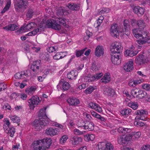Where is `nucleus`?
<instances>
[{"label": "nucleus", "instance_id": "b1692460", "mask_svg": "<svg viewBox=\"0 0 150 150\" xmlns=\"http://www.w3.org/2000/svg\"><path fill=\"white\" fill-rule=\"evenodd\" d=\"M82 140V138L81 137H73L71 139V142L73 145H77L81 142Z\"/></svg>", "mask_w": 150, "mask_h": 150}, {"label": "nucleus", "instance_id": "a19ab883", "mask_svg": "<svg viewBox=\"0 0 150 150\" xmlns=\"http://www.w3.org/2000/svg\"><path fill=\"white\" fill-rule=\"evenodd\" d=\"M85 124H86L85 121L82 119H80L78 120L77 123V125L78 127H83L84 128Z\"/></svg>", "mask_w": 150, "mask_h": 150}, {"label": "nucleus", "instance_id": "cd10ccee", "mask_svg": "<svg viewBox=\"0 0 150 150\" xmlns=\"http://www.w3.org/2000/svg\"><path fill=\"white\" fill-rule=\"evenodd\" d=\"M46 109V107H45L40 110L38 114L39 118H47L45 113V110Z\"/></svg>", "mask_w": 150, "mask_h": 150}, {"label": "nucleus", "instance_id": "0e129e2a", "mask_svg": "<svg viewBox=\"0 0 150 150\" xmlns=\"http://www.w3.org/2000/svg\"><path fill=\"white\" fill-rule=\"evenodd\" d=\"M67 52H58L57 53V54H55L54 56H58L60 55L61 56H64L65 57L67 55Z\"/></svg>", "mask_w": 150, "mask_h": 150}, {"label": "nucleus", "instance_id": "a18cd8bd", "mask_svg": "<svg viewBox=\"0 0 150 150\" xmlns=\"http://www.w3.org/2000/svg\"><path fill=\"white\" fill-rule=\"evenodd\" d=\"M134 125L136 126L137 127H139L144 126L145 124L144 122L139 120L135 121L134 122Z\"/></svg>", "mask_w": 150, "mask_h": 150}, {"label": "nucleus", "instance_id": "3c124183", "mask_svg": "<svg viewBox=\"0 0 150 150\" xmlns=\"http://www.w3.org/2000/svg\"><path fill=\"white\" fill-rule=\"evenodd\" d=\"M74 134L76 135H81L83 134L85 132L84 131H81L78 129H75L74 130Z\"/></svg>", "mask_w": 150, "mask_h": 150}, {"label": "nucleus", "instance_id": "58836bf2", "mask_svg": "<svg viewBox=\"0 0 150 150\" xmlns=\"http://www.w3.org/2000/svg\"><path fill=\"white\" fill-rule=\"evenodd\" d=\"M36 26V24L35 23L31 22L28 24L25 27V28L27 30H29Z\"/></svg>", "mask_w": 150, "mask_h": 150}, {"label": "nucleus", "instance_id": "c756f323", "mask_svg": "<svg viewBox=\"0 0 150 150\" xmlns=\"http://www.w3.org/2000/svg\"><path fill=\"white\" fill-rule=\"evenodd\" d=\"M138 53V51H130L129 50H127L125 53V55L126 56H134L137 55Z\"/></svg>", "mask_w": 150, "mask_h": 150}, {"label": "nucleus", "instance_id": "09e8293b", "mask_svg": "<svg viewBox=\"0 0 150 150\" xmlns=\"http://www.w3.org/2000/svg\"><path fill=\"white\" fill-rule=\"evenodd\" d=\"M109 11V8H103L98 11V14L99 15H101L105 13H108Z\"/></svg>", "mask_w": 150, "mask_h": 150}, {"label": "nucleus", "instance_id": "f3484780", "mask_svg": "<svg viewBox=\"0 0 150 150\" xmlns=\"http://www.w3.org/2000/svg\"><path fill=\"white\" fill-rule=\"evenodd\" d=\"M95 53L96 56H104V52L103 46H98L95 49Z\"/></svg>", "mask_w": 150, "mask_h": 150}, {"label": "nucleus", "instance_id": "473e14b6", "mask_svg": "<svg viewBox=\"0 0 150 150\" xmlns=\"http://www.w3.org/2000/svg\"><path fill=\"white\" fill-rule=\"evenodd\" d=\"M66 11V10L62 7H59L57 11L56 14L57 16H59L63 15Z\"/></svg>", "mask_w": 150, "mask_h": 150}, {"label": "nucleus", "instance_id": "dca6fc26", "mask_svg": "<svg viewBox=\"0 0 150 150\" xmlns=\"http://www.w3.org/2000/svg\"><path fill=\"white\" fill-rule=\"evenodd\" d=\"M58 129L54 128H47L45 131V133L51 137L57 135L59 132Z\"/></svg>", "mask_w": 150, "mask_h": 150}, {"label": "nucleus", "instance_id": "4468645a", "mask_svg": "<svg viewBox=\"0 0 150 150\" xmlns=\"http://www.w3.org/2000/svg\"><path fill=\"white\" fill-rule=\"evenodd\" d=\"M123 26L125 30L124 33L127 36L130 34V23L129 20H125L124 21Z\"/></svg>", "mask_w": 150, "mask_h": 150}, {"label": "nucleus", "instance_id": "c85d7f7f", "mask_svg": "<svg viewBox=\"0 0 150 150\" xmlns=\"http://www.w3.org/2000/svg\"><path fill=\"white\" fill-rule=\"evenodd\" d=\"M9 117L11 121L13 123H18L20 122V118L16 115H10Z\"/></svg>", "mask_w": 150, "mask_h": 150}, {"label": "nucleus", "instance_id": "20e7f679", "mask_svg": "<svg viewBox=\"0 0 150 150\" xmlns=\"http://www.w3.org/2000/svg\"><path fill=\"white\" fill-rule=\"evenodd\" d=\"M28 5L27 0H16L14 4L15 9L17 12L21 11L22 9H26Z\"/></svg>", "mask_w": 150, "mask_h": 150}, {"label": "nucleus", "instance_id": "de8ad7c7", "mask_svg": "<svg viewBox=\"0 0 150 150\" xmlns=\"http://www.w3.org/2000/svg\"><path fill=\"white\" fill-rule=\"evenodd\" d=\"M139 92L137 97L140 99L144 98L146 95L147 93L146 92L139 90Z\"/></svg>", "mask_w": 150, "mask_h": 150}, {"label": "nucleus", "instance_id": "1a4fd4ad", "mask_svg": "<svg viewBox=\"0 0 150 150\" xmlns=\"http://www.w3.org/2000/svg\"><path fill=\"white\" fill-rule=\"evenodd\" d=\"M134 60L130 59L123 66V68L126 72H129L134 69Z\"/></svg>", "mask_w": 150, "mask_h": 150}, {"label": "nucleus", "instance_id": "bb28decb", "mask_svg": "<svg viewBox=\"0 0 150 150\" xmlns=\"http://www.w3.org/2000/svg\"><path fill=\"white\" fill-rule=\"evenodd\" d=\"M94 129V124L93 122H89L88 123L85 124L84 129L89 131L93 130Z\"/></svg>", "mask_w": 150, "mask_h": 150}, {"label": "nucleus", "instance_id": "412c9836", "mask_svg": "<svg viewBox=\"0 0 150 150\" xmlns=\"http://www.w3.org/2000/svg\"><path fill=\"white\" fill-rule=\"evenodd\" d=\"M27 71H23L20 72H18L15 75V77L16 79H20L25 78L28 76Z\"/></svg>", "mask_w": 150, "mask_h": 150}, {"label": "nucleus", "instance_id": "423d86ee", "mask_svg": "<svg viewBox=\"0 0 150 150\" xmlns=\"http://www.w3.org/2000/svg\"><path fill=\"white\" fill-rule=\"evenodd\" d=\"M29 106L30 109H33L35 106L38 105L40 100L38 97L36 96H32L28 100Z\"/></svg>", "mask_w": 150, "mask_h": 150}, {"label": "nucleus", "instance_id": "f03ea898", "mask_svg": "<svg viewBox=\"0 0 150 150\" xmlns=\"http://www.w3.org/2000/svg\"><path fill=\"white\" fill-rule=\"evenodd\" d=\"M49 123L47 118H40L39 120H35L34 122V127L37 130L40 129L42 127L47 125Z\"/></svg>", "mask_w": 150, "mask_h": 150}, {"label": "nucleus", "instance_id": "9b49d317", "mask_svg": "<svg viewBox=\"0 0 150 150\" xmlns=\"http://www.w3.org/2000/svg\"><path fill=\"white\" fill-rule=\"evenodd\" d=\"M42 141L37 140L34 141L32 145L34 150H45L41 143Z\"/></svg>", "mask_w": 150, "mask_h": 150}, {"label": "nucleus", "instance_id": "79ce46f5", "mask_svg": "<svg viewBox=\"0 0 150 150\" xmlns=\"http://www.w3.org/2000/svg\"><path fill=\"white\" fill-rule=\"evenodd\" d=\"M84 137L86 138V141H93L95 138V136L93 134H86L84 135Z\"/></svg>", "mask_w": 150, "mask_h": 150}, {"label": "nucleus", "instance_id": "0eeeda50", "mask_svg": "<svg viewBox=\"0 0 150 150\" xmlns=\"http://www.w3.org/2000/svg\"><path fill=\"white\" fill-rule=\"evenodd\" d=\"M135 114L137 115L135 117V120H146L147 119L148 112L145 110H141L136 111Z\"/></svg>", "mask_w": 150, "mask_h": 150}, {"label": "nucleus", "instance_id": "2f4dec72", "mask_svg": "<svg viewBox=\"0 0 150 150\" xmlns=\"http://www.w3.org/2000/svg\"><path fill=\"white\" fill-rule=\"evenodd\" d=\"M110 74L109 73L105 74L102 79H101L102 82L106 83L110 80Z\"/></svg>", "mask_w": 150, "mask_h": 150}, {"label": "nucleus", "instance_id": "7c9ffc66", "mask_svg": "<svg viewBox=\"0 0 150 150\" xmlns=\"http://www.w3.org/2000/svg\"><path fill=\"white\" fill-rule=\"evenodd\" d=\"M35 90L36 88L34 86H31L30 88H26L25 90V92L26 94L31 95L34 93Z\"/></svg>", "mask_w": 150, "mask_h": 150}, {"label": "nucleus", "instance_id": "4d7b16f0", "mask_svg": "<svg viewBox=\"0 0 150 150\" xmlns=\"http://www.w3.org/2000/svg\"><path fill=\"white\" fill-rule=\"evenodd\" d=\"M70 85L69 83L67 82H64L62 85V87L64 90L66 91L69 88Z\"/></svg>", "mask_w": 150, "mask_h": 150}, {"label": "nucleus", "instance_id": "4be33fe9", "mask_svg": "<svg viewBox=\"0 0 150 150\" xmlns=\"http://www.w3.org/2000/svg\"><path fill=\"white\" fill-rule=\"evenodd\" d=\"M78 72L76 71L72 70L67 74V78L69 79H75L77 76Z\"/></svg>", "mask_w": 150, "mask_h": 150}, {"label": "nucleus", "instance_id": "e2e57ef3", "mask_svg": "<svg viewBox=\"0 0 150 150\" xmlns=\"http://www.w3.org/2000/svg\"><path fill=\"white\" fill-rule=\"evenodd\" d=\"M7 88V85L4 83H1L0 84V91L4 90Z\"/></svg>", "mask_w": 150, "mask_h": 150}, {"label": "nucleus", "instance_id": "e433bc0d", "mask_svg": "<svg viewBox=\"0 0 150 150\" xmlns=\"http://www.w3.org/2000/svg\"><path fill=\"white\" fill-rule=\"evenodd\" d=\"M141 132H134L131 133V137L133 139H138L141 136Z\"/></svg>", "mask_w": 150, "mask_h": 150}, {"label": "nucleus", "instance_id": "bf43d9fd", "mask_svg": "<svg viewBox=\"0 0 150 150\" xmlns=\"http://www.w3.org/2000/svg\"><path fill=\"white\" fill-rule=\"evenodd\" d=\"M68 139V137L66 135L62 136L60 139V142L61 144L64 143Z\"/></svg>", "mask_w": 150, "mask_h": 150}, {"label": "nucleus", "instance_id": "f8f14e48", "mask_svg": "<svg viewBox=\"0 0 150 150\" xmlns=\"http://www.w3.org/2000/svg\"><path fill=\"white\" fill-rule=\"evenodd\" d=\"M149 57H137L135 62L137 65H141L145 63H147L150 61Z\"/></svg>", "mask_w": 150, "mask_h": 150}, {"label": "nucleus", "instance_id": "6e6d98bb", "mask_svg": "<svg viewBox=\"0 0 150 150\" xmlns=\"http://www.w3.org/2000/svg\"><path fill=\"white\" fill-rule=\"evenodd\" d=\"M139 91V90L138 91L137 89H132L131 91V94L133 96L137 97Z\"/></svg>", "mask_w": 150, "mask_h": 150}, {"label": "nucleus", "instance_id": "ea45409f", "mask_svg": "<svg viewBox=\"0 0 150 150\" xmlns=\"http://www.w3.org/2000/svg\"><path fill=\"white\" fill-rule=\"evenodd\" d=\"M8 131L7 132H6L8 134H10V136L11 137H13L15 132V128H14L13 127H9L8 129Z\"/></svg>", "mask_w": 150, "mask_h": 150}, {"label": "nucleus", "instance_id": "a878e982", "mask_svg": "<svg viewBox=\"0 0 150 150\" xmlns=\"http://www.w3.org/2000/svg\"><path fill=\"white\" fill-rule=\"evenodd\" d=\"M111 61L114 65H118L121 62V57H111Z\"/></svg>", "mask_w": 150, "mask_h": 150}, {"label": "nucleus", "instance_id": "c03bdc74", "mask_svg": "<svg viewBox=\"0 0 150 150\" xmlns=\"http://www.w3.org/2000/svg\"><path fill=\"white\" fill-rule=\"evenodd\" d=\"M96 89L93 86H90L85 91V93L86 94H90Z\"/></svg>", "mask_w": 150, "mask_h": 150}, {"label": "nucleus", "instance_id": "ddd939ff", "mask_svg": "<svg viewBox=\"0 0 150 150\" xmlns=\"http://www.w3.org/2000/svg\"><path fill=\"white\" fill-rule=\"evenodd\" d=\"M103 93L105 95L109 96H113L115 94L114 89L108 87H103Z\"/></svg>", "mask_w": 150, "mask_h": 150}, {"label": "nucleus", "instance_id": "13d9d810", "mask_svg": "<svg viewBox=\"0 0 150 150\" xmlns=\"http://www.w3.org/2000/svg\"><path fill=\"white\" fill-rule=\"evenodd\" d=\"M34 13V11L32 9H29L27 13L26 16L28 18H31L33 15Z\"/></svg>", "mask_w": 150, "mask_h": 150}, {"label": "nucleus", "instance_id": "393cba45", "mask_svg": "<svg viewBox=\"0 0 150 150\" xmlns=\"http://www.w3.org/2000/svg\"><path fill=\"white\" fill-rule=\"evenodd\" d=\"M103 75L102 73H98L96 74L95 75L92 76L88 79L89 81H92L96 80H98Z\"/></svg>", "mask_w": 150, "mask_h": 150}, {"label": "nucleus", "instance_id": "49530a36", "mask_svg": "<svg viewBox=\"0 0 150 150\" xmlns=\"http://www.w3.org/2000/svg\"><path fill=\"white\" fill-rule=\"evenodd\" d=\"M132 111V110L130 109H125L121 111V113L122 115H126L129 114Z\"/></svg>", "mask_w": 150, "mask_h": 150}, {"label": "nucleus", "instance_id": "052dcab7", "mask_svg": "<svg viewBox=\"0 0 150 150\" xmlns=\"http://www.w3.org/2000/svg\"><path fill=\"white\" fill-rule=\"evenodd\" d=\"M97 104L96 103L91 102L89 103L88 104V107L94 110L96 108Z\"/></svg>", "mask_w": 150, "mask_h": 150}, {"label": "nucleus", "instance_id": "864d4df0", "mask_svg": "<svg viewBox=\"0 0 150 150\" xmlns=\"http://www.w3.org/2000/svg\"><path fill=\"white\" fill-rule=\"evenodd\" d=\"M87 48H85L83 49L80 50H76V56H81L83 55V54L84 53V52L87 49Z\"/></svg>", "mask_w": 150, "mask_h": 150}, {"label": "nucleus", "instance_id": "4c0bfd02", "mask_svg": "<svg viewBox=\"0 0 150 150\" xmlns=\"http://www.w3.org/2000/svg\"><path fill=\"white\" fill-rule=\"evenodd\" d=\"M11 0H8L7 1V3L5 7L1 11V12L2 13H4L6 11L9 9L11 6Z\"/></svg>", "mask_w": 150, "mask_h": 150}, {"label": "nucleus", "instance_id": "603ef678", "mask_svg": "<svg viewBox=\"0 0 150 150\" xmlns=\"http://www.w3.org/2000/svg\"><path fill=\"white\" fill-rule=\"evenodd\" d=\"M105 144L104 142L99 143L98 145V150H104Z\"/></svg>", "mask_w": 150, "mask_h": 150}, {"label": "nucleus", "instance_id": "7ed1b4c3", "mask_svg": "<svg viewBox=\"0 0 150 150\" xmlns=\"http://www.w3.org/2000/svg\"><path fill=\"white\" fill-rule=\"evenodd\" d=\"M124 33L122 28L120 27L117 24H113L111 25L110 28V33L113 37H117L119 36L120 33Z\"/></svg>", "mask_w": 150, "mask_h": 150}, {"label": "nucleus", "instance_id": "39448f33", "mask_svg": "<svg viewBox=\"0 0 150 150\" xmlns=\"http://www.w3.org/2000/svg\"><path fill=\"white\" fill-rule=\"evenodd\" d=\"M121 47L120 43L118 42H115L111 46V56H119L120 49Z\"/></svg>", "mask_w": 150, "mask_h": 150}, {"label": "nucleus", "instance_id": "9d476101", "mask_svg": "<svg viewBox=\"0 0 150 150\" xmlns=\"http://www.w3.org/2000/svg\"><path fill=\"white\" fill-rule=\"evenodd\" d=\"M129 139V138L128 136L122 135L118 137L117 142L119 144L124 145L128 143Z\"/></svg>", "mask_w": 150, "mask_h": 150}, {"label": "nucleus", "instance_id": "5fc2aeb1", "mask_svg": "<svg viewBox=\"0 0 150 150\" xmlns=\"http://www.w3.org/2000/svg\"><path fill=\"white\" fill-rule=\"evenodd\" d=\"M99 69L100 67L98 66L95 63H93L92 64L91 67V69L93 71H97L99 70Z\"/></svg>", "mask_w": 150, "mask_h": 150}, {"label": "nucleus", "instance_id": "f257e3e1", "mask_svg": "<svg viewBox=\"0 0 150 150\" xmlns=\"http://www.w3.org/2000/svg\"><path fill=\"white\" fill-rule=\"evenodd\" d=\"M140 28H136L132 30L133 34L137 38L140 39L137 40L139 45H143L146 43H150V35H148L146 33L141 32Z\"/></svg>", "mask_w": 150, "mask_h": 150}, {"label": "nucleus", "instance_id": "a211bd4d", "mask_svg": "<svg viewBox=\"0 0 150 150\" xmlns=\"http://www.w3.org/2000/svg\"><path fill=\"white\" fill-rule=\"evenodd\" d=\"M42 141L41 143L44 147L45 150L50 147L52 144V140L50 138H47L42 140H39Z\"/></svg>", "mask_w": 150, "mask_h": 150}, {"label": "nucleus", "instance_id": "680f3d73", "mask_svg": "<svg viewBox=\"0 0 150 150\" xmlns=\"http://www.w3.org/2000/svg\"><path fill=\"white\" fill-rule=\"evenodd\" d=\"M143 88L148 91H150V85L145 84L142 85Z\"/></svg>", "mask_w": 150, "mask_h": 150}, {"label": "nucleus", "instance_id": "774afa93", "mask_svg": "<svg viewBox=\"0 0 150 150\" xmlns=\"http://www.w3.org/2000/svg\"><path fill=\"white\" fill-rule=\"evenodd\" d=\"M3 108L5 110L8 109V110H11V107L8 103L4 104V105L3 107Z\"/></svg>", "mask_w": 150, "mask_h": 150}, {"label": "nucleus", "instance_id": "8fccbe9b", "mask_svg": "<svg viewBox=\"0 0 150 150\" xmlns=\"http://www.w3.org/2000/svg\"><path fill=\"white\" fill-rule=\"evenodd\" d=\"M40 28H38L37 29L34 30L31 32H30L27 34V35L28 36L34 35H35L38 33L40 32L41 31H40Z\"/></svg>", "mask_w": 150, "mask_h": 150}, {"label": "nucleus", "instance_id": "aec40b11", "mask_svg": "<svg viewBox=\"0 0 150 150\" xmlns=\"http://www.w3.org/2000/svg\"><path fill=\"white\" fill-rule=\"evenodd\" d=\"M67 102L69 105L72 106H76L80 103L79 99L75 98H70L68 99Z\"/></svg>", "mask_w": 150, "mask_h": 150}, {"label": "nucleus", "instance_id": "72a5a7b5", "mask_svg": "<svg viewBox=\"0 0 150 150\" xmlns=\"http://www.w3.org/2000/svg\"><path fill=\"white\" fill-rule=\"evenodd\" d=\"M127 105L134 110H136L138 107V104L137 102L131 101L128 103Z\"/></svg>", "mask_w": 150, "mask_h": 150}, {"label": "nucleus", "instance_id": "2eb2a0df", "mask_svg": "<svg viewBox=\"0 0 150 150\" xmlns=\"http://www.w3.org/2000/svg\"><path fill=\"white\" fill-rule=\"evenodd\" d=\"M40 62L41 60H39L34 61L31 65V69L34 72H38L39 71Z\"/></svg>", "mask_w": 150, "mask_h": 150}, {"label": "nucleus", "instance_id": "6e6552de", "mask_svg": "<svg viewBox=\"0 0 150 150\" xmlns=\"http://www.w3.org/2000/svg\"><path fill=\"white\" fill-rule=\"evenodd\" d=\"M56 20H54L53 19L48 20L47 22V25L50 28L56 30H59L61 28V26L56 23Z\"/></svg>", "mask_w": 150, "mask_h": 150}, {"label": "nucleus", "instance_id": "f704fd0d", "mask_svg": "<svg viewBox=\"0 0 150 150\" xmlns=\"http://www.w3.org/2000/svg\"><path fill=\"white\" fill-rule=\"evenodd\" d=\"M137 24L139 28L141 29L142 30L144 29L146 26L145 23L143 20H139L137 22Z\"/></svg>", "mask_w": 150, "mask_h": 150}, {"label": "nucleus", "instance_id": "69168bd1", "mask_svg": "<svg viewBox=\"0 0 150 150\" xmlns=\"http://www.w3.org/2000/svg\"><path fill=\"white\" fill-rule=\"evenodd\" d=\"M94 110L98 112H101L102 111V108L98 104H97Z\"/></svg>", "mask_w": 150, "mask_h": 150}, {"label": "nucleus", "instance_id": "c9c22d12", "mask_svg": "<svg viewBox=\"0 0 150 150\" xmlns=\"http://www.w3.org/2000/svg\"><path fill=\"white\" fill-rule=\"evenodd\" d=\"M56 23L57 24L58 23L60 25H61L65 26L66 25V19L64 18H56Z\"/></svg>", "mask_w": 150, "mask_h": 150}, {"label": "nucleus", "instance_id": "37998d69", "mask_svg": "<svg viewBox=\"0 0 150 150\" xmlns=\"http://www.w3.org/2000/svg\"><path fill=\"white\" fill-rule=\"evenodd\" d=\"M114 147L113 145L110 142H107L105 144V147L104 150H114Z\"/></svg>", "mask_w": 150, "mask_h": 150}, {"label": "nucleus", "instance_id": "338daca9", "mask_svg": "<svg viewBox=\"0 0 150 150\" xmlns=\"http://www.w3.org/2000/svg\"><path fill=\"white\" fill-rule=\"evenodd\" d=\"M140 150H150V145H147L141 147Z\"/></svg>", "mask_w": 150, "mask_h": 150}, {"label": "nucleus", "instance_id": "6ab92c4d", "mask_svg": "<svg viewBox=\"0 0 150 150\" xmlns=\"http://www.w3.org/2000/svg\"><path fill=\"white\" fill-rule=\"evenodd\" d=\"M134 13L137 14L138 16H140L143 15L144 13V9L139 6L134 7L133 9Z\"/></svg>", "mask_w": 150, "mask_h": 150}, {"label": "nucleus", "instance_id": "5701e85b", "mask_svg": "<svg viewBox=\"0 0 150 150\" xmlns=\"http://www.w3.org/2000/svg\"><path fill=\"white\" fill-rule=\"evenodd\" d=\"M18 27L15 24H12L8 25V26L3 28V29L7 30L14 31L17 30Z\"/></svg>", "mask_w": 150, "mask_h": 150}]
</instances>
